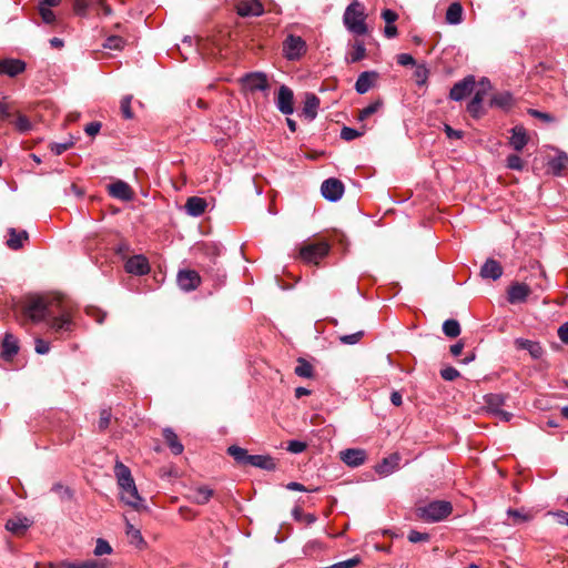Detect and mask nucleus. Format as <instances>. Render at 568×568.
Listing matches in <instances>:
<instances>
[{
	"instance_id": "obj_1",
	"label": "nucleus",
	"mask_w": 568,
	"mask_h": 568,
	"mask_svg": "<svg viewBox=\"0 0 568 568\" xmlns=\"http://www.w3.org/2000/svg\"><path fill=\"white\" fill-rule=\"evenodd\" d=\"M21 310L23 316L33 323L48 321L49 328L55 334L71 331V313L60 294L29 295Z\"/></svg>"
},
{
	"instance_id": "obj_2",
	"label": "nucleus",
	"mask_w": 568,
	"mask_h": 568,
	"mask_svg": "<svg viewBox=\"0 0 568 568\" xmlns=\"http://www.w3.org/2000/svg\"><path fill=\"white\" fill-rule=\"evenodd\" d=\"M347 29L358 36L367 32L364 8L358 1H353L345 10L343 17Z\"/></svg>"
},
{
	"instance_id": "obj_3",
	"label": "nucleus",
	"mask_w": 568,
	"mask_h": 568,
	"mask_svg": "<svg viewBox=\"0 0 568 568\" xmlns=\"http://www.w3.org/2000/svg\"><path fill=\"white\" fill-rule=\"evenodd\" d=\"M453 506L446 500H434L429 504L417 508V516L426 521H440L449 516Z\"/></svg>"
},
{
	"instance_id": "obj_4",
	"label": "nucleus",
	"mask_w": 568,
	"mask_h": 568,
	"mask_svg": "<svg viewBox=\"0 0 568 568\" xmlns=\"http://www.w3.org/2000/svg\"><path fill=\"white\" fill-rule=\"evenodd\" d=\"M329 244L326 241L307 242L300 248V257L303 262L318 265L329 252Z\"/></svg>"
},
{
	"instance_id": "obj_5",
	"label": "nucleus",
	"mask_w": 568,
	"mask_h": 568,
	"mask_svg": "<svg viewBox=\"0 0 568 568\" xmlns=\"http://www.w3.org/2000/svg\"><path fill=\"white\" fill-rule=\"evenodd\" d=\"M118 485L121 488V500L123 503H125L130 507L134 508L135 510H141V509L146 508L144 505H142V498L139 495L134 479L123 481Z\"/></svg>"
},
{
	"instance_id": "obj_6",
	"label": "nucleus",
	"mask_w": 568,
	"mask_h": 568,
	"mask_svg": "<svg viewBox=\"0 0 568 568\" xmlns=\"http://www.w3.org/2000/svg\"><path fill=\"white\" fill-rule=\"evenodd\" d=\"M284 57L296 61L306 52V42L298 36L290 34L283 42Z\"/></svg>"
},
{
	"instance_id": "obj_7",
	"label": "nucleus",
	"mask_w": 568,
	"mask_h": 568,
	"mask_svg": "<svg viewBox=\"0 0 568 568\" xmlns=\"http://www.w3.org/2000/svg\"><path fill=\"white\" fill-rule=\"evenodd\" d=\"M244 90L255 92L268 89L267 75L263 72L246 73L240 79Z\"/></svg>"
},
{
	"instance_id": "obj_8",
	"label": "nucleus",
	"mask_w": 568,
	"mask_h": 568,
	"mask_svg": "<svg viewBox=\"0 0 568 568\" xmlns=\"http://www.w3.org/2000/svg\"><path fill=\"white\" fill-rule=\"evenodd\" d=\"M475 90V77L468 75L456 82L449 92V98L454 101H462Z\"/></svg>"
},
{
	"instance_id": "obj_9",
	"label": "nucleus",
	"mask_w": 568,
	"mask_h": 568,
	"mask_svg": "<svg viewBox=\"0 0 568 568\" xmlns=\"http://www.w3.org/2000/svg\"><path fill=\"white\" fill-rule=\"evenodd\" d=\"M530 294L531 288L525 283L515 282L506 288V300L510 304L524 303Z\"/></svg>"
},
{
	"instance_id": "obj_10",
	"label": "nucleus",
	"mask_w": 568,
	"mask_h": 568,
	"mask_svg": "<svg viewBox=\"0 0 568 568\" xmlns=\"http://www.w3.org/2000/svg\"><path fill=\"white\" fill-rule=\"evenodd\" d=\"M321 193L326 200L335 202L342 197L344 184L336 178H329L322 183Z\"/></svg>"
},
{
	"instance_id": "obj_11",
	"label": "nucleus",
	"mask_w": 568,
	"mask_h": 568,
	"mask_svg": "<svg viewBox=\"0 0 568 568\" xmlns=\"http://www.w3.org/2000/svg\"><path fill=\"white\" fill-rule=\"evenodd\" d=\"M275 104L283 114H292L294 112V93L286 85H281L277 92Z\"/></svg>"
},
{
	"instance_id": "obj_12",
	"label": "nucleus",
	"mask_w": 568,
	"mask_h": 568,
	"mask_svg": "<svg viewBox=\"0 0 568 568\" xmlns=\"http://www.w3.org/2000/svg\"><path fill=\"white\" fill-rule=\"evenodd\" d=\"M508 144L516 151L520 152L529 142L527 130L523 125H516L510 131Z\"/></svg>"
},
{
	"instance_id": "obj_13",
	"label": "nucleus",
	"mask_w": 568,
	"mask_h": 568,
	"mask_svg": "<svg viewBox=\"0 0 568 568\" xmlns=\"http://www.w3.org/2000/svg\"><path fill=\"white\" fill-rule=\"evenodd\" d=\"M201 283V277L196 271L182 270L178 274V284L183 291H193Z\"/></svg>"
},
{
	"instance_id": "obj_14",
	"label": "nucleus",
	"mask_w": 568,
	"mask_h": 568,
	"mask_svg": "<svg viewBox=\"0 0 568 568\" xmlns=\"http://www.w3.org/2000/svg\"><path fill=\"white\" fill-rule=\"evenodd\" d=\"M108 191L111 196L121 201H131L134 197L132 187L124 181L118 180L108 185Z\"/></svg>"
},
{
	"instance_id": "obj_15",
	"label": "nucleus",
	"mask_w": 568,
	"mask_h": 568,
	"mask_svg": "<svg viewBox=\"0 0 568 568\" xmlns=\"http://www.w3.org/2000/svg\"><path fill=\"white\" fill-rule=\"evenodd\" d=\"M125 271L134 275H145L150 272V264L144 255H134L126 260Z\"/></svg>"
},
{
	"instance_id": "obj_16",
	"label": "nucleus",
	"mask_w": 568,
	"mask_h": 568,
	"mask_svg": "<svg viewBox=\"0 0 568 568\" xmlns=\"http://www.w3.org/2000/svg\"><path fill=\"white\" fill-rule=\"evenodd\" d=\"M339 458L349 467H358L366 460V452L359 448H347L339 452Z\"/></svg>"
},
{
	"instance_id": "obj_17",
	"label": "nucleus",
	"mask_w": 568,
	"mask_h": 568,
	"mask_svg": "<svg viewBox=\"0 0 568 568\" xmlns=\"http://www.w3.org/2000/svg\"><path fill=\"white\" fill-rule=\"evenodd\" d=\"M235 9L241 17H260L264 13L263 4L258 0L240 1Z\"/></svg>"
},
{
	"instance_id": "obj_18",
	"label": "nucleus",
	"mask_w": 568,
	"mask_h": 568,
	"mask_svg": "<svg viewBox=\"0 0 568 568\" xmlns=\"http://www.w3.org/2000/svg\"><path fill=\"white\" fill-rule=\"evenodd\" d=\"M400 455L393 453L383 458V460L375 466V471L381 476H388L399 467Z\"/></svg>"
},
{
	"instance_id": "obj_19",
	"label": "nucleus",
	"mask_w": 568,
	"mask_h": 568,
	"mask_svg": "<svg viewBox=\"0 0 568 568\" xmlns=\"http://www.w3.org/2000/svg\"><path fill=\"white\" fill-rule=\"evenodd\" d=\"M377 79L378 73L376 71L362 72L355 82L356 92L359 94H365L375 85Z\"/></svg>"
},
{
	"instance_id": "obj_20",
	"label": "nucleus",
	"mask_w": 568,
	"mask_h": 568,
	"mask_svg": "<svg viewBox=\"0 0 568 568\" xmlns=\"http://www.w3.org/2000/svg\"><path fill=\"white\" fill-rule=\"evenodd\" d=\"M8 235L9 237L6 245L12 251L21 250L24 243L29 240V233L26 230L18 231L14 227H10L8 230Z\"/></svg>"
},
{
	"instance_id": "obj_21",
	"label": "nucleus",
	"mask_w": 568,
	"mask_h": 568,
	"mask_svg": "<svg viewBox=\"0 0 568 568\" xmlns=\"http://www.w3.org/2000/svg\"><path fill=\"white\" fill-rule=\"evenodd\" d=\"M1 347V357L4 361H11L19 352L18 338L11 333H6Z\"/></svg>"
},
{
	"instance_id": "obj_22",
	"label": "nucleus",
	"mask_w": 568,
	"mask_h": 568,
	"mask_svg": "<svg viewBox=\"0 0 568 568\" xmlns=\"http://www.w3.org/2000/svg\"><path fill=\"white\" fill-rule=\"evenodd\" d=\"M30 526L31 520L21 515L8 519L6 524V528L17 536L23 535Z\"/></svg>"
},
{
	"instance_id": "obj_23",
	"label": "nucleus",
	"mask_w": 568,
	"mask_h": 568,
	"mask_svg": "<svg viewBox=\"0 0 568 568\" xmlns=\"http://www.w3.org/2000/svg\"><path fill=\"white\" fill-rule=\"evenodd\" d=\"M515 345L518 349H526L530 354V356L534 359H539L544 355V348L541 347L540 343L525 339V338H517L515 339Z\"/></svg>"
},
{
	"instance_id": "obj_24",
	"label": "nucleus",
	"mask_w": 568,
	"mask_h": 568,
	"mask_svg": "<svg viewBox=\"0 0 568 568\" xmlns=\"http://www.w3.org/2000/svg\"><path fill=\"white\" fill-rule=\"evenodd\" d=\"M26 69V63L18 59H7L0 63V72L9 77H16L22 73Z\"/></svg>"
},
{
	"instance_id": "obj_25",
	"label": "nucleus",
	"mask_w": 568,
	"mask_h": 568,
	"mask_svg": "<svg viewBox=\"0 0 568 568\" xmlns=\"http://www.w3.org/2000/svg\"><path fill=\"white\" fill-rule=\"evenodd\" d=\"M548 168L555 175H561L568 168V154L564 151H557V154L548 161Z\"/></svg>"
},
{
	"instance_id": "obj_26",
	"label": "nucleus",
	"mask_w": 568,
	"mask_h": 568,
	"mask_svg": "<svg viewBox=\"0 0 568 568\" xmlns=\"http://www.w3.org/2000/svg\"><path fill=\"white\" fill-rule=\"evenodd\" d=\"M207 203L206 200L199 196H191L186 200L185 210L189 215L200 216L206 210Z\"/></svg>"
},
{
	"instance_id": "obj_27",
	"label": "nucleus",
	"mask_w": 568,
	"mask_h": 568,
	"mask_svg": "<svg viewBox=\"0 0 568 568\" xmlns=\"http://www.w3.org/2000/svg\"><path fill=\"white\" fill-rule=\"evenodd\" d=\"M213 494V489L207 486H199L190 490L189 498L197 505H205L209 503Z\"/></svg>"
},
{
	"instance_id": "obj_28",
	"label": "nucleus",
	"mask_w": 568,
	"mask_h": 568,
	"mask_svg": "<svg viewBox=\"0 0 568 568\" xmlns=\"http://www.w3.org/2000/svg\"><path fill=\"white\" fill-rule=\"evenodd\" d=\"M484 91H475L473 99L467 105V111L473 118H480L484 114Z\"/></svg>"
},
{
	"instance_id": "obj_29",
	"label": "nucleus",
	"mask_w": 568,
	"mask_h": 568,
	"mask_svg": "<svg viewBox=\"0 0 568 568\" xmlns=\"http://www.w3.org/2000/svg\"><path fill=\"white\" fill-rule=\"evenodd\" d=\"M248 466L265 470H274L276 468V463L270 455H251Z\"/></svg>"
},
{
	"instance_id": "obj_30",
	"label": "nucleus",
	"mask_w": 568,
	"mask_h": 568,
	"mask_svg": "<svg viewBox=\"0 0 568 568\" xmlns=\"http://www.w3.org/2000/svg\"><path fill=\"white\" fill-rule=\"evenodd\" d=\"M320 106V99L314 93H306L303 114L308 120H314L317 115V109Z\"/></svg>"
},
{
	"instance_id": "obj_31",
	"label": "nucleus",
	"mask_w": 568,
	"mask_h": 568,
	"mask_svg": "<svg viewBox=\"0 0 568 568\" xmlns=\"http://www.w3.org/2000/svg\"><path fill=\"white\" fill-rule=\"evenodd\" d=\"M227 454L233 457L239 466H248L251 455L245 448H242L237 445H232L227 448Z\"/></svg>"
},
{
	"instance_id": "obj_32",
	"label": "nucleus",
	"mask_w": 568,
	"mask_h": 568,
	"mask_svg": "<svg viewBox=\"0 0 568 568\" xmlns=\"http://www.w3.org/2000/svg\"><path fill=\"white\" fill-rule=\"evenodd\" d=\"M163 437L174 455L182 454L184 447L179 440L176 434L172 429L165 428L163 430Z\"/></svg>"
},
{
	"instance_id": "obj_33",
	"label": "nucleus",
	"mask_w": 568,
	"mask_h": 568,
	"mask_svg": "<svg viewBox=\"0 0 568 568\" xmlns=\"http://www.w3.org/2000/svg\"><path fill=\"white\" fill-rule=\"evenodd\" d=\"M463 19V7L459 2H453L446 11V21L449 24H458Z\"/></svg>"
},
{
	"instance_id": "obj_34",
	"label": "nucleus",
	"mask_w": 568,
	"mask_h": 568,
	"mask_svg": "<svg viewBox=\"0 0 568 568\" xmlns=\"http://www.w3.org/2000/svg\"><path fill=\"white\" fill-rule=\"evenodd\" d=\"M125 532L130 539V542L139 548H142L145 545V541L141 535V531L135 528L131 523L126 521Z\"/></svg>"
},
{
	"instance_id": "obj_35",
	"label": "nucleus",
	"mask_w": 568,
	"mask_h": 568,
	"mask_svg": "<svg viewBox=\"0 0 568 568\" xmlns=\"http://www.w3.org/2000/svg\"><path fill=\"white\" fill-rule=\"evenodd\" d=\"M479 275L481 278L487 280L491 278L494 281L497 280V261L494 258H488L485 264L481 266Z\"/></svg>"
},
{
	"instance_id": "obj_36",
	"label": "nucleus",
	"mask_w": 568,
	"mask_h": 568,
	"mask_svg": "<svg viewBox=\"0 0 568 568\" xmlns=\"http://www.w3.org/2000/svg\"><path fill=\"white\" fill-rule=\"evenodd\" d=\"M294 373L300 377L312 378L314 375V368L306 359L300 357Z\"/></svg>"
},
{
	"instance_id": "obj_37",
	"label": "nucleus",
	"mask_w": 568,
	"mask_h": 568,
	"mask_svg": "<svg viewBox=\"0 0 568 568\" xmlns=\"http://www.w3.org/2000/svg\"><path fill=\"white\" fill-rule=\"evenodd\" d=\"M114 474H115L118 484L133 479L130 468L126 467L121 462L115 463Z\"/></svg>"
},
{
	"instance_id": "obj_38",
	"label": "nucleus",
	"mask_w": 568,
	"mask_h": 568,
	"mask_svg": "<svg viewBox=\"0 0 568 568\" xmlns=\"http://www.w3.org/2000/svg\"><path fill=\"white\" fill-rule=\"evenodd\" d=\"M114 474H115L118 484L133 479L130 468L126 467L121 462L115 463Z\"/></svg>"
},
{
	"instance_id": "obj_39",
	"label": "nucleus",
	"mask_w": 568,
	"mask_h": 568,
	"mask_svg": "<svg viewBox=\"0 0 568 568\" xmlns=\"http://www.w3.org/2000/svg\"><path fill=\"white\" fill-rule=\"evenodd\" d=\"M443 332L447 337L455 338L460 334V325L456 320H447L443 324Z\"/></svg>"
},
{
	"instance_id": "obj_40",
	"label": "nucleus",
	"mask_w": 568,
	"mask_h": 568,
	"mask_svg": "<svg viewBox=\"0 0 568 568\" xmlns=\"http://www.w3.org/2000/svg\"><path fill=\"white\" fill-rule=\"evenodd\" d=\"M382 105H383L382 99L375 100L373 103H371L369 105H367L366 108L362 109L358 112V116H357L358 120L364 121L365 119L369 118L371 115L376 113L381 109Z\"/></svg>"
},
{
	"instance_id": "obj_41",
	"label": "nucleus",
	"mask_w": 568,
	"mask_h": 568,
	"mask_svg": "<svg viewBox=\"0 0 568 568\" xmlns=\"http://www.w3.org/2000/svg\"><path fill=\"white\" fill-rule=\"evenodd\" d=\"M51 490L57 494L62 501H70L73 499V491L60 483L54 484Z\"/></svg>"
},
{
	"instance_id": "obj_42",
	"label": "nucleus",
	"mask_w": 568,
	"mask_h": 568,
	"mask_svg": "<svg viewBox=\"0 0 568 568\" xmlns=\"http://www.w3.org/2000/svg\"><path fill=\"white\" fill-rule=\"evenodd\" d=\"M365 335L363 329H359L352 334H341L338 336V341L344 345H355L357 344Z\"/></svg>"
},
{
	"instance_id": "obj_43",
	"label": "nucleus",
	"mask_w": 568,
	"mask_h": 568,
	"mask_svg": "<svg viewBox=\"0 0 568 568\" xmlns=\"http://www.w3.org/2000/svg\"><path fill=\"white\" fill-rule=\"evenodd\" d=\"M366 57V48L362 41H356L354 43V50L351 53V60L349 62L355 63L361 61Z\"/></svg>"
},
{
	"instance_id": "obj_44",
	"label": "nucleus",
	"mask_w": 568,
	"mask_h": 568,
	"mask_svg": "<svg viewBox=\"0 0 568 568\" xmlns=\"http://www.w3.org/2000/svg\"><path fill=\"white\" fill-rule=\"evenodd\" d=\"M85 313L88 316L94 318V321L98 324H102L106 317V312H104L103 310H101L97 306H88L85 308Z\"/></svg>"
},
{
	"instance_id": "obj_45",
	"label": "nucleus",
	"mask_w": 568,
	"mask_h": 568,
	"mask_svg": "<svg viewBox=\"0 0 568 568\" xmlns=\"http://www.w3.org/2000/svg\"><path fill=\"white\" fill-rule=\"evenodd\" d=\"M506 165L510 170L521 171L524 169L525 162L518 154H510L506 159Z\"/></svg>"
},
{
	"instance_id": "obj_46",
	"label": "nucleus",
	"mask_w": 568,
	"mask_h": 568,
	"mask_svg": "<svg viewBox=\"0 0 568 568\" xmlns=\"http://www.w3.org/2000/svg\"><path fill=\"white\" fill-rule=\"evenodd\" d=\"M125 41L119 36L109 37L103 47L111 50H121L124 47Z\"/></svg>"
},
{
	"instance_id": "obj_47",
	"label": "nucleus",
	"mask_w": 568,
	"mask_h": 568,
	"mask_svg": "<svg viewBox=\"0 0 568 568\" xmlns=\"http://www.w3.org/2000/svg\"><path fill=\"white\" fill-rule=\"evenodd\" d=\"M131 101H132V95H125L122 98L121 100V113L123 115L124 119H132L133 118V111L131 109Z\"/></svg>"
},
{
	"instance_id": "obj_48",
	"label": "nucleus",
	"mask_w": 568,
	"mask_h": 568,
	"mask_svg": "<svg viewBox=\"0 0 568 568\" xmlns=\"http://www.w3.org/2000/svg\"><path fill=\"white\" fill-rule=\"evenodd\" d=\"M90 0H72V7L75 14L84 17L88 12Z\"/></svg>"
},
{
	"instance_id": "obj_49",
	"label": "nucleus",
	"mask_w": 568,
	"mask_h": 568,
	"mask_svg": "<svg viewBox=\"0 0 568 568\" xmlns=\"http://www.w3.org/2000/svg\"><path fill=\"white\" fill-rule=\"evenodd\" d=\"M111 552H112V547L110 546V544L106 540L99 538L97 540V545L94 548V555L102 556V555H109Z\"/></svg>"
},
{
	"instance_id": "obj_50",
	"label": "nucleus",
	"mask_w": 568,
	"mask_h": 568,
	"mask_svg": "<svg viewBox=\"0 0 568 568\" xmlns=\"http://www.w3.org/2000/svg\"><path fill=\"white\" fill-rule=\"evenodd\" d=\"M39 14L41 16L42 20L47 24H53L57 20L55 14L53 11L44 6H39Z\"/></svg>"
},
{
	"instance_id": "obj_51",
	"label": "nucleus",
	"mask_w": 568,
	"mask_h": 568,
	"mask_svg": "<svg viewBox=\"0 0 568 568\" xmlns=\"http://www.w3.org/2000/svg\"><path fill=\"white\" fill-rule=\"evenodd\" d=\"M527 113L529 115H531V116L542 121L544 123H552V122H555V118L550 113H547V112H541V111H538L536 109H528Z\"/></svg>"
},
{
	"instance_id": "obj_52",
	"label": "nucleus",
	"mask_w": 568,
	"mask_h": 568,
	"mask_svg": "<svg viewBox=\"0 0 568 568\" xmlns=\"http://www.w3.org/2000/svg\"><path fill=\"white\" fill-rule=\"evenodd\" d=\"M111 417H112V414H111L110 409L101 410L100 418H99V429L101 432L105 430L110 426Z\"/></svg>"
},
{
	"instance_id": "obj_53",
	"label": "nucleus",
	"mask_w": 568,
	"mask_h": 568,
	"mask_svg": "<svg viewBox=\"0 0 568 568\" xmlns=\"http://www.w3.org/2000/svg\"><path fill=\"white\" fill-rule=\"evenodd\" d=\"M74 142L72 140L64 142V143H51L50 150L55 154L60 155L67 150L71 149L73 146Z\"/></svg>"
},
{
	"instance_id": "obj_54",
	"label": "nucleus",
	"mask_w": 568,
	"mask_h": 568,
	"mask_svg": "<svg viewBox=\"0 0 568 568\" xmlns=\"http://www.w3.org/2000/svg\"><path fill=\"white\" fill-rule=\"evenodd\" d=\"M14 124H16V128L20 132H27V131L31 130V122L29 121V119L26 115L18 114V118H17Z\"/></svg>"
},
{
	"instance_id": "obj_55",
	"label": "nucleus",
	"mask_w": 568,
	"mask_h": 568,
	"mask_svg": "<svg viewBox=\"0 0 568 568\" xmlns=\"http://www.w3.org/2000/svg\"><path fill=\"white\" fill-rule=\"evenodd\" d=\"M362 134V132L348 126H344L341 131V138L345 141H352L356 138H359Z\"/></svg>"
},
{
	"instance_id": "obj_56",
	"label": "nucleus",
	"mask_w": 568,
	"mask_h": 568,
	"mask_svg": "<svg viewBox=\"0 0 568 568\" xmlns=\"http://www.w3.org/2000/svg\"><path fill=\"white\" fill-rule=\"evenodd\" d=\"M407 538H408V540L410 542H414V544L422 542V541H428L429 540V534L412 530L408 534Z\"/></svg>"
},
{
	"instance_id": "obj_57",
	"label": "nucleus",
	"mask_w": 568,
	"mask_h": 568,
	"mask_svg": "<svg viewBox=\"0 0 568 568\" xmlns=\"http://www.w3.org/2000/svg\"><path fill=\"white\" fill-rule=\"evenodd\" d=\"M307 445L304 442L291 440L287 445V450L293 454H300L306 449Z\"/></svg>"
},
{
	"instance_id": "obj_58",
	"label": "nucleus",
	"mask_w": 568,
	"mask_h": 568,
	"mask_svg": "<svg viewBox=\"0 0 568 568\" xmlns=\"http://www.w3.org/2000/svg\"><path fill=\"white\" fill-rule=\"evenodd\" d=\"M440 376L443 379L450 382L455 381L459 376V372L456 368L449 366L440 371Z\"/></svg>"
},
{
	"instance_id": "obj_59",
	"label": "nucleus",
	"mask_w": 568,
	"mask_h": 568,
	"mask_svg": "<svg viewBox=\"0 0 568 568\" xmlns=\"http://www.w3.org/2000/svg\"><path fill=\"white\" fill-rule=\"evenodd\" d=\"M417 84L422 85L426 82L428 70L425 67H418L414 73Z\"/></svg>"
},
{
	"instance_id": "obj_60",
	"label": "nucleus",
	"mask_w": 568,
	"mask_h": 568,
	"mask_svg": "<svg viewBox=\"0 0 568 568\" xmlns=\"http://www.w3.org/2000/svg\"><path fill=\"white\" fill-rule=\"evenodd\" d=\"M485 402L487 404V408L489 413L493 415H497V398L494 394H488L485 396Z\"/></svg>"
},
{
	"instance_id": "obj_61",
	"label": "nucleus",
	"mask_w": 568,
	"mask_h": 568,
	"mask_svg": "<svg viewBox=\"0 0 568 568\" xmlns=\"http://www.w3.org/2000/svg\"><path fill=\"white\" fill-rule=\"evenodd\" d=\"M382 18L386 24H392L398 19V14L390 9H385L382 11Z\"/></svg>"
},
{
	"instance_id": "obj_62",
	"label": "nucleus",
	"mask_w": 568,
	"mask_h": 568,
	"mask_svg": "<svg viewBox=\"0 0 568 568\" xmlns=\"http://www.w3.org/2000/svg\"><path fill=\"white\" fill-rule=\"evenodd\" d=\"M358 564H359V558L353 557L351 559L336 562L335 568H355Z\"/></svg>"
},
{
	"instance_id": "obj_63",
	"label": "nucleus",
	"mask_w": 568,
	"mask_h": 568,
	"mask_svg": "<svg viewBox=\"0 0 568 568\" xmlns=\"http://www.w3.org/2000/svg\"><path fill=\"white\" fill-rule=\"evenodd\" d=\"M80 568H108L103 560H87L80 564Z\"/></svg>"
},
{
	"instance_id": "obj_64",
	"label": "nucleus",
	"mask_w": 568,
	"mask_h": 568,
	"mask_svg": "<svg viewBox=\"0 0 568 568\" xmlns=\"http://www.w3.org/2000/svg\"><path fill=\"white\" fill-rule=\"evenodd\" d=\"M558 336L562 343L568 344V322L558 328Z\"/></svg>"
}]
</instances>
